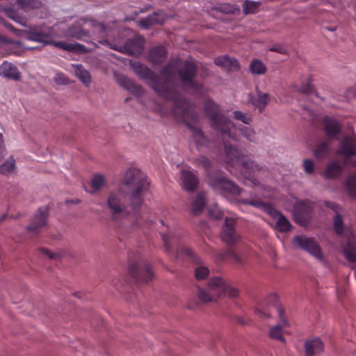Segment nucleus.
I'll use <instances>...</instances> for the list:
<instances>
[{"mask_svg": "<svg viewBox=\"0 0 356 356\" xmlns=\"http://www.w3.org/2000/svg\"><path fill=\"white\" fill-rule=\"evenodd\" d=\"M130 65L138 76L148 82L159 96L171 102L173 115L183 121L191 130L196 145H206L207 139L204 133L194 125L199 121V115L194 111L193 105L177 90L172 81L177 72L184 86L195 91L200 90L202 84L195 80L197 65L188 60L171 58L161 69L160 75L138 61L131 60Z\"/></svg>", "mask_w": 356, "mask_h": 356, "instance_id": "nucleus-1", "label": "nucleus"}, {"mask_svg": "<svg viewBox=\"0 0 356 356\" xmlns=\"http://www.w3.org/2000/svg\"><path fill=\"white\" fill-rule=\"evenodd\" d=\"M148 184L145 175L139 169L127 170L120 190L111 193L108 197L111 220H129L133 225L143 226L146 220L140 211Z\"/></svg>", "mask_w": 356, "mask_h": 356, "instance_id": "nucleus-2", "label": "nucleus"}, {"mask_svg": "<svg viewBox=\"0 0 356 356\" xmlns=\"http://www.w3.org/2000/svg\"><path fill=\"white\" fill-rule=\"evenodd\" d=\"M192 163L196 167L202 166L209 184L213 189L222 194L240 195L242 190L234 183L224 177L221 170H213L212 161L204 155H199L194 158Z\"/></svg>", "mask_w": 356, "mask_h": 356, "instance_id": "nucleus-3", "label": "nucleus"}, {"mask_svg": "<svg viewBox=\"0 0 356 356\" xmlns=\"http://www.w3.org/2000/svg\"><path fill=\"white\" fill-rule=\"evenodd\" d=\"M161 237L164 243L165 252L176 259H181L183 256L190 258L193 262L198 264L195 269V276L198 280L206 279L209 274V269L203 264L202 259L193 251L183 245L177 244L176 250L175 245L178 239L171 233L162 234Z\"/></svg>", "mask_w": 356, "mask_h": 356, "instance_id": "nucleus-4", "label": "nucleus"}, {"mask_svg": "<svg viewBox=\"0 0 356 356\" xmlns=\"http://www.w3.org/2000/svg\"><path fill=\"white\" fill-rule=\"evenodd\" d=\"M239 291L231 286L222 277L211 278L205 288L198 287L197 295L203 302L216 300L221 297L234 298L238 296Z\"/></svg>", "mask_w": 356, "mask_h": 356, "instance_id": "nucleus-5", "label": "nucleus"}, {"mask_svg": "<svg viewBox=\"0 0 356 356\" xmlns=\"http://www.w3.org/2000/svg\"><path fill=\"white\" fill-rule=\"evenodd\" d=\"M204 112L211 121V128L221 134L222 137L227 136L235 140V136L232 129L234 124L222 112L218 104L211 99H208L204 104Z\"/></svg>", "mask_w": 356, "mask_h": 356, "instance_id": "nucleus-6", "label": "nucleus"}, {"mask_svg": "<svg viewBox=\"0 0 356 356\" xmlns=\"http://www.w3.org/2000/svg\"><path fill=\"white\" fill-rule=\"evenodd\" d=\"M225 154L228 162L234 165L241 167L245 170V177L251 179V172H259L262 170V166L253 161L250 156L243 155L241 150L232 145H228L223 141Z\"/></svg>", "mask_w": 356, "mask_h": 356, "instance_id": "nucleus-7", "label": "nucleus"}, {"mask_svg": "<svg viewBox=\"0 0 356 356\" xmlns=\"http://www.w3.org/2000/svg\"><path fill=\"white\" fill-rule=\"evenodd\" d=\"M129 275L138 284L148 283L154 278V272L151 264L140 255L138 254L134 259L129 255Z\"/></svg>", "mask_w": 356, "mask_h": 356, "instance_id": "nucleus-8", "label": "nucleus"}, {"mask_svg": "<svg viewBox=\"0 0 356 356\" xmlns=\"http://www.w3.org/2000/svg\"><path fill=\"white\" fill-rule=\"evenodd\" d=\"M28 38L31 41L42 42L46 44H53L56 47L67 51H76L80 52H86L88 51L83 44L79 43L67 44L63 42H53L49 33L42 31H32L29 34Z\"/></svg>", "mask_w": 356, "mask_h": 356, "instance_id": "nucleus-9", "label": "nucleus"}, {"mask_svg": "<svg viewBox=\"0 0 356 356\" xmlns=\"http://www.w3.org/2000/svg\"><path fill=\"white\" fill-rule=\"evenodd\" d=\"M100 42L102 44H107L111 49L121 53L131 56H139L143 51L145 40L143 37L136 36L127 40L123 45L112 44L108 40H104Z\"/></svg>", "mask_w": 356, "mask_h": 356, "instance_id": "nucleus-10", "label": "nucleus"}, {"mask_svg": "<svg viewBox=\"0 0 356 356\" xmlns=\"http://www.w3.org/2000/svg\"><path fill=\"white\" fill-rule=\"evenodd\" d=\"M89 22L90 26L94 28H97L100 33L106 32V26L102 23H99L94 19H88L87 18H81L70 25L67 31L66 35L70 38H73L76 40H84L85 37L89 35V31L83 28V25Z\"/></svg>", "mask_w": 356, "mask_h": 356, "instance_id": "nucleus-11", "label": "nucleus"}, {"mask_svg": "<svg viewBox=\"0 0 356 356\" xmlns=\"http://www.w3.org/2000/svg\"><path fill=\"white\" fill-rule=\"evenodd\" d=\"M293 243L300 249L305 250L317 259L323 260V255L321 247L313 238L305 236H297L294 237Z\"/></svg>", "mask_w": 356, "mask_h": 356, "instance_id": "nucleus-12", "label": "nucleus"}, {"mask_svg": "<svg viewBox=\"0 0 356 356\" xmlns=\"http://www.w3.org/2000/svg\"><path fill=\"white\" fill-rule=\"evenodd\" d=\"M323 129L325 134L330 140H340L342 133V125L335 118L324 116L322 118Z\"/></svg>", "mask_w": 356, "mask_h": 356, "instance_id": "nucleus-13", "label": "nucleus"}, {"mask_svg": "<svg viewBox=\"0 0 356 356\" xmlns=\"http://www.w3.org/2000/svg\"><path fill=\"white\" fill-rule=\"evenodd\" d=\"M338 153L346 160L356 156V136L353 131L340 140Z\"/></svg>", "mask_w": 356, "mask_h": 356, "instance_id": "nucleus-14", "label": "nucleus"}, {"mask_svg": "<svg viewBox=\"0 0 356 356\" xmlns=\"http://www.w3.org/2000/svg\"><path fill=\"white\" fill-rule=\"evenodd\" d=\"M277 312L279 315L280 322L277 323V325L270 328L269 335L271 339L284 342V338L283 337V329L286 327H288L289 324L285 316L284 308L277 307Z\"/></svg>", "mask_w": 356, "mask_h": 356, "instance_id": "nucleus-15", "label": "nucleus"}, {"mask_svg": "<svg viewBox=\"0 0 356 356\" xmlns=\"http://www.w3.org/2000/svg\"><path fill=\"white\" fill-rule=\"evenodd\" d=\"M49 215L47 208H40L35 213L33 220L26 228L30 234H37L41 228L47 225Z\"/></svg>", "mask_w": 356, "mask_h": 356, "instance_id": "nucleus-16", "label": "nucleus"}, {"mask_svg": "<svg viewBox=\"0 0 356 356\" xmlns=\"http://www.w3.org/2000/svg\"><path fill=\"white\" fill-rule=\"evenodd\" d=\"M118 85L135 96H141L144 91L141 86L136 84L127 76L122 74L115 76Z\"/></svg>", "mask_w": 356, "mask_h": 356, "instance_id": "nucleus-17", "label": "nucleus"}, {"mask_svg": "<svg viewBox=\"0 0 356 356\" xmlns=\"http://www.w3.org/2000/svg\"><path fill=\"white\" fill-rule=\"evenodd\" d=\"M249 101L252 106L258 110L259 113H262L270 102V97L268 93L261 92L258 88H256V95L252 93L248 95Z\"/></svg>", "mask_w": 356, "mask_h": 356, "instance_id": "nucleus-18", "label": "nucleus"}, {"mask_svg": "<svg viewBox=\"0 0 356 356\" xmlns=\"http://www.w3.org/2000/svg\"><path fill=\"white\" fill-rule=\"evenodd\" d=\"M235 220L232 218H225V225L221 233L222 241L229 245H232L238 239V235L234 229Z\"/></svg>", "mask_w": 356, "mask_h": 356, "instance_id": "nucleus-19", "label": "nucleus"}, {"mask_svg": "<svg viewBox=\"0 0 356 356\" xmlns=\"http://www.w3.org/2000/svg\"><path fill=\"white\" fill-rule=\"evenodd\" d=\"M305 356H319L324 350V344L319 338L309 339L305 341Z\"/></svg>", "mask_w": 356, "mask_h": 356, "instance_id": "nucleus-20", "label": "nucleus"}, {"mask_svg": "<svg viewBox=\"0 0 356 356\" xmlns=\"http://www.w3.org/2000/svg\"><path fill=\"white\" fill-rule=\"evenodd\" d=\"M183 188L188 192L196 190L199 179L196 175L190 170H183L181 172Z\"/></svg>", "mask_w": 356, "mask_h": 356, "instance_id": "nucleus-21", "label": "nucleus"}, {"mask_svg": "<svg viewBox=\"0 0 356 356\" xmlns=\"http://www.w3.org/2000/svg\"><path fill=\"white\" fill-rule=\"evenodd\" d=\"M240 202L243 204L250 205L253 207L259 209L270 216H275L277 214V211L273 206H271L269 203L265 202L259 199H241Z\"/></svg>", "mask_w": 356, "mask_h": 356, "instance_id": "nucleus-22", "label": "nucleus"}, {"mask_svg": "<svg viewBox=\"0 0 356 356\" xmlns=\"http://www.w3.org/2000/svg\"><path fill=\"white\" fill-rule=\"evenodd\" d=\"M167 50L163 46H156L149 49L148 60L155 64L159 65L165 61L167 57Z\"/></svg>", "mask_w": 356, "mask_h": 356, "instance_id": "nucleus-23", "label": "nucleus"}, {"mask_svg": "<svg viewBox=\"0 0 356 356\" xmlns=\"http://www.w3.org/2000/svg\"><path fill=\"white\" fill-rule=\"evenodd\" d=\"M214 63L216 65L224 67L229 71H238L240 69L238 61L228 56H222L216 58Z\"/></svg>", "mask_w": 356, "mask_h": 356, "instance_id": "nucleus-24", "label": "nucleus"}, {"mask_svg": "<svg viewBox=\"0 0 356 356\" xmlns=\"http://www.w3.org/2000/svg\"><path fill=\"white\" fill-rule=\"evenodd\" d=\"M165 21V15L163 12H155L147 17L140 20L139 24L141 28L148 29L149 26L159 24H162Z\"/></svg>", "mask_w": 356, "mask_h": 356, "instance_id": "nucleus-25", "label": "nucleus"}, {"mask_svg": "<svg viewBox=\"0 0 356 356\" xmlns=\"http://www.w3.org/2000/svg\"><path fill=\"white\" fill-rule=\"evenodd\" d=\"M0 74L7 79L16 81L21 76L17 67L8 62H3L0 66Z\"/></svg>", "mask_w": 356, "mask_h": 356, "instance_id": "nucleus-26", "label": "nucleus"}, {"mask_svg": "<svg viewBox=\"0 0 356 356\" xmlns=\"http://www.w3.org/2000/svg\"><path fill=\"white\" fill-rule=\"evenodd\" d=\"M216 259L219 261L229 260L238 265H242L243 264L241 258L232 249H227L218 252L216 255Z\"/></svg>", "mask_w": 356, "mask_h": 356, "instance_id": "nucleus-27", "label": "nucleus"}, {"mask_svg": "<svg viewBox=\"0 0 356 356\" xmlns=\"http://www.w3.org/2000/svg\"><path fill=\"white\" fill-rule=\"evenodd\" d=\"M330 142L329 140H322L319 142L314 150V155L318 159L326 158L330 149Z\"/></svg>", "mask_w": 356, "mask_h": 356, "instance_id": "nucleus-28", "label": "nucleus"}, {"mask_svg": "<svg viewBox=\"0 0 356 356\" xmlns=\"http://www.w3.org/2000/svg\"><path fill=\"white\" fill-rule=\"evenodd\" d=\"M343 172V167L338 161H332L328 163L325 168L324 175L326 178H336L339 177Z\"/></svg>", "mask_w": 356, "mask_h": 356, "instance_id": "nucleus-29", "label": "nucleus"}, {"mask_svg": "<svg viewBox=\"0 0 356 356\" xmlns=\"http://www.w3.org/2000/svg\"><path fill=\"white\" fill-rule=\"evenodd\" d=\"M273 218H277L276 229L280 232H289L291 227V225L289 220L277 211V214L275 216H272Z\"/></svg>", "mask_w": 356, "mask_h": 356, "instance_id": "nucleus-30", "label": "nucleus"}, {"mask_svg": "<svg viewBox=\"0 0 356 356\" xmlns=\"http://www.w3.org/2000/svg\"><path fill=\"white\" fill-rule=\"evenodd\" d=\"M205 195L204 193H200L197 195L195 199L192 202V212L194 215H198L204 208Z\"/></svg>", "mask_w": 356, "mask_h": 356, "instance_id": "nucleus-31", "label": "nucleus"}, {"mask_svg": "<svg viewBox=\"0 0 356 356\" xmlns=\"http://www.w3.org/2000/svg\"><path fill=\"white\" fill-rule=\"evenodd\" d=\"M343 254L350 262L356 261V244L353 241H348L343 249Z\"/></svg>", "mask_w": 356, "mask_h": 356, "instance_id": "nucleus-32", "label": "nucleus"}, {"mask_svg": "<svg viewBox=\"0 0 356 356\" xmlns=\"http://www.w3.org/2000/svg\"><path fill=\"white\" fill-rule=\"evenodd\" d=\"M76 76L81 81V82L88 86L91 82V76L88 71L85 70L81 65H76L74 67Z\"/></svg>", "mask_w": 356, "mask_h": 356, "instance_id": "nucleus-33", "label": "nucleus"}, {"mask_svg": "<svg viewBox=\"0 0 356 356\" xmlns=\"http://www.w3.org/2000/svg\"><path fill=\"white\" fill-rule=\"evenodd\" d=\"M250 70L253 74L262 75L266 73V67L261 60L253 59L250 65Z\"/></svg>", "mask_w": 356, "mask_h": 356, "instance_id": "nucleus-34", "label": "nucleus"}, {"mask_svg": "<svg viewBox=\"0 0 356 356\" xmlns=\"http://www.w3.org/2000/svg\"><path fill=\"white\" fill-rule=\"evenodd\" d=\"M261 4L260 1L245 0L243 4V12L245 15L254 14L257 13Z\"/></svg>", "mask_w": 356, "mask_h": 356, "instance_id": "nucleus-35", "label": "nucleus"}, {"mask_svg": "<svg viewBox=\"0 0 356 356\" xmlns=\"http://www.w3.org/2000/svg\"><path fill=\"white\" fill-rule=\"evenodd\" d=\"M238 131L248 141L252 143H255L257 141V137L256 132L253 129L243 125H240L238 127Z\"/></svg>", "mask_w": 356, "mask_h": 356, "instance_id": "nucleus-36", "label": "nucleus"}, {"mask_svg": "<svg viewBox=\"0 0 356 356\" xmlns=\"http://www.w3.org/2000/svg\"><path fill=\"white\" fill-rule=\"evenodd\" d=\"M18 5L25 10L38 8L41 6L40 0H17Z\"/></svg>", "mask_w": 356, "mask_h": 356, "instance_id": "nucleus-37", "label": "nucleus"}, {"mask_svg": "<svg viewBox=\"0 0 356 356\" xmlns=\"http://www.w3.org/2000/svg\"><path fill=\"white\" fill-rule=\"evenodd\" d=\"M105 178L104 176L97 174L93 176L90 181V186L92 192L97 191L105 185Z\"/></svg>", "mask_w": 356, "mask_h": 356, "instance_id": "nucleus-38", "label": "nucleus"}, {"mask_svg": "<svg viewBox=\"0 0 356 356\" xmlns=\"http://www.w3.org/2000/svg\"><path fill=\"white\" fill-rule=\"evenodd\" d=\"M346 187L350 195L356 198V176H349L346 180Z\"/></svg>", "mask_w": 356, "mask_h": 356, "instance_id": "nucleus-39", "label": "nucleus"}, {"mask_svg": "<svg viewBox=\"0 0 356 356\" xmlns=\"http://www.w3.org/2000/svg\"><path fill=\"white\" fill-rule=\"evenodd\" d=\"M215 10L225 14H234L238 11V8L234 6L229 3H222L215 6Z\"/></svg>", "mask_w": 356, "mask_h": 356, "instance_id": "nucleus-40", "label": "nucleus"}, {"mask_svg": "<svg viewBox=\"0 0 356 356\" xmlns=\"http://www.w3.org/2000/svg\"><path fill=\"white\" fill-rule=\"evenodd\" d=\"M233 117L235 120L242 122L245 124H250L252 122L251 115L247 113H243L239 111L233 112Z\"/></svg>", "mask_w": 356, "mask_h": 356, "instance_id": "nucleus-41", "label": "nucleus"}, {"mask_svg": "<svg viewBox=\"0 0 356 356\" xmlns=\"http://www.w3.org/2000/svg\"><path fill=\"white\" fill-rule=\"evenodd\" d=\"M15 167V159L10 156L6 161L0 165V173L7 175L13 170Z\"/></svg>", "mask_w": 356, "mask_h": 356, "instance_id": "nucleus-42", "label": "nucleus"}, {"mask_svg": "<svg viewBox=\"0 0 356 356\" xmlns=\"http://www.w3.org/2000/svg\"><path fill=\"white\" fill-rule=\"evenodd\" d=\"M208 213L214 219L218 220L223 217V211L220 209L216 204L208 206Z\"/></svg>", "mask_w": 356, "mask_h": 356, "instance_id": "nucleus-43", "label": "nucleus"}, {"mask_svg": "<svg viewBox=\"0 0 356 356\" xmlns=\"http://www.w3.org/2000/svg\"><path fill=\"white\" fill-rule=\"evenodd\" d=\"M334 229L338 234L343 232V221L339 214H337L334 218Z\"/></svg>", "mask_w": 356, "mask_h": 356, "instance_id": "nucleus-44", "label": "nucleus"}, {"mask_svg": "<svg viewBox=\"0 0 356 356\" xmlns=\"http://www.w3.org/2000/svg\"><path fill=\"white\" fill-rule=\"evenodd\" d=\"M266 302L268 305H272L275 307V309L277 310V307H281L282 308H284L278 301V296L275 293H270L267 298H266Z\"/></svg>", "mask_w": 356, "mask_h": 356, "instance_id": "nucleus-45", "label": "nucleus"}, {"mask_svg": "<svg viewBox=\"0 0 356 356\" xmlns=\"http://www.w3.org/2000/svg\"><path fill=\"white\" fill-rule=\"evenodd\" d=\"M269 51L277 52L282 54H288V49L284 44H275L269 47Z\"/></svg>", "mask_w": 356, "mask_h": 356, "instance_id": "nucleus-46", "label": "nucleus"}, {"mask_svg": "<svg viewBox=\"0 0 356 356\" xmlns=\"http://www.w3.org/2000/svg\"><path fill=\"white\" fill-rule=\"evenodd\" d=\"M303 168L307 174H312L314 171V163L311 159H305L303 161Z\"/></svg>", "mask_w": 356, "mask_h": 356, "instance_id": "nucleus-47", "label": "nucleus"}, {"mask_svg": "<svg viewBox=\"0 0 356 356\" xmlns=\"http://www.w3.org/2000/svg\"><path fill=\"white\" fill-rule=\"evenodd\" d=\"M54 81L60 85H66L69 82L67 77L62 73H57L54 77Z\"/></svg>", "mask_w": 356, "mask_h": 356, "instance_id": "nucleus-48", "label": "nucleus"}, {"mask_svg": "<svg viewBox=\"0 0 356 356\" xmlns=\"http://www.w3.org/2000/svg\"><path fill=\"white\" fill-rule=\"evenodd\" d=\"M256 314L261 316L269 317L270 314H268V311L264 307V304L262 302H259L258 305V308H257L255 311Z\"/></svg>", "mask_w": 356, "mask_h": 356, "instance_id": "nucleus-49", "label": "nucleus"}, {"mask_svg": "<svg viewBox=\"0 0 356 356\" xmlns=\"http://www.w3.org/2000/svg\"><path fill=\"white\" fill-rule=\"evenodd\" d=\"M298 90L304 94H309L312 92L313 88L312 84L308 82L307 84L302 86Z\"/></svg>", "mask_w": 356, "mask_h": 356, "instance_id": "nucleus-50", "label": "nucleus"}, {"mask_svg": "<svg viewBox=\"0 0 356 356\" xmlns=\"http://www.w3.org/2000/svg\"><path fill=\"white\" fill-rule=\"evenodd\" d=\"M39 251L40 252V253L42 254L47 257L49 259H56L57 257V256H58V254L56 253L52 252H51L49 250L45 249V248H40L39 250Z\"/></svg>", "mask_w": 356, "mask_h": 356, "instance_id": "nucleus-51", "label": "nucleus"}, {"mask_svg": "<svg viewBox=\"0 0 356 356\" xmlns=\"http://www.w3.org/2000/svg\"><path fill=\"white\" fill-rule=\"evenodd\" d=\"M346 96L348 98L354 97L356 98V84H355L353 87L349 88L346 90Z\"/></svg>", "mask_w": 356, "mask_h": 356, "instance_id": "nucleus-52", "label": "nucleus"}, {"mask_svg": "<svg viewBox=\"0 0 356 356\" xmlns=\"http://www.w3.org/2000/svg\"><path fill=\"white\" fill-rule=\"evenodd\" d=\"M3 138L2 134H0V161L5 156V147L3 145Z\"/></svg>", "mask_w": 356, "mask_h": 356, "instance_id": "nucleus-53", "label": "nucleus"}, {"mask_svg": "<svg viewBox=\"0 0 356 356\" xmlns=\"http://www.w3.org/2000/svg\"><path fill=\"white\" fill-rule=\"evenodd\" d=\"M124 227H119L117 229L118 237V239L120 240V241H124Z\"/></svg>", "mask_w": 356, "mask_h": 356, "instance_id": "nucleus-54", "label": "nucleus"}, {"mask_svg": "<svg viewBox=\"0 0 356 356\" xmlns=\"http://www.w3.org/2000/svg\"><path fill=\"white\" fill-rule=\"evenodd\" d=\"M326 206L330 209H332V210H334V211H337L338 209H339V205L334 202H326Z\"/></svg>", "mask_w": 356, "mask_h": 356, "instance_id": "nucleus-55", "label": "nucleus"}, {"mask_svg": "<svg viewBox=\"0 0 356 356\" xmlns=\"http://www.w3.org/2000/svg\"><path fill=\"white\" fill-rule=\"evenodd\" d=\"M350 163L354 166V167H356V160H353L350 162Z\"/></svg>", "mask_w": 356, "mask_h": 356, "instance_id": "nucleus-56", "label": "nucleus"}, {"mask_svg": "<svg viewBox=\"0 0 356 356\" xmlns=\"http://www.w3.org/2000/svg\"><path fill=\"white\" fill-rule=\"evenodd\" d=\"M6 218V214L2 216L1 218H0V222H3Z\"/></svg>", "mask_w": 356, "mask_h": 356, "instance_id": "nucleus-57", "label": "nucleus"}, {"mask_svg": "<svg viewBox=\"0 0 356 356\" xmlns=\"http://www.w3.org/2000/svg\"><path fill=\"white\" fill-rule=\"evenodd\" d=\"M78 202H79L78 200H76V201L73 202V203H78Z\"/></svg>", "mask_w": 356, "mask_h": 356, "instance_id": "nucleus-58", "label": "nucleus"}, {"mask_svg": "<svg viewBox=\"0 0 356 356\" xmlns=\"http://www.w3.org/2000/svg\"><path fill=\"white\" fill-rule=\"evenodd\" d=\"M128 100H129V98H127L125 102H128Z\"/></svg>", "mask_w": 356, "mask_h": 356, "instance_id": "nucleus-59", "label": "nucleus"}]
</instances>
